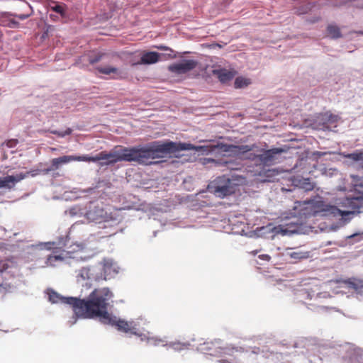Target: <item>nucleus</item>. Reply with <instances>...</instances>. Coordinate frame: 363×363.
Wrapping results in <instances>:
<instances>
[{
	"mask_svg": "<svg viewBox=\"0 0 363 363\" xmlns=\"http://www.w3.org/2000/svg\"><path fill=\"white\" fill-rule=\"evenodd\" d=\"M233 144L217 143L207 145H194L190 143L174 142L167 140V154L177 153L184 150H194L201 155L211 153H230L233 155Z\"/></svg>",
	"mask_w": 363,
	"mask_h": 363,
	"instance_id": "0eeeda50",
	"label": "nucleus"
},
{
	"mask_svg": "<svg viewBox=\"0 0 363 363\" xmlns=\"http://www.w3.org/2000/svg\"><path fill=\"white\" fill-rule=\"evenodd\" d=\"M289 255L291 259H294L296 260H301V259H308L310 257V252H309L296 251V252H289Z\"/></svg>",
	"mask_w": 363,
	"mask_h": 363,
	"instance_id": "ea45409f",
	"label": "nucleus"
},
{
	"mask_svg": "<svg viewBox=\"0 0 363 363\" xmlns=\"http://www.w3.org/2000/svg\"><path fill=\"white\" fill-rule=\"evenodd\" d=\"M156 234H157V231H155V232H154V235L155 236V235H156Z\"/></svg>",
	"mask_w": 363,
	"mask_h": 363,
	"instance_id": "774afa93",
	"label": "nucleus"
},
{
	"mask_svg": "<svg viewBox=\"0 0 363 363\" xmlns=\"http://www.w3.org/2000/svg\"><path fill=\"white\" fill-rule=\"evenodd\" d=\"M72 162H97L98 154L94 156H89V155H71Z\"/></svg>",
	"mask_w": 363,
	"mask_h": 363,
	"instance_id": "473e14b6",
	"label": "nucleus"
},
{
	"mask_svg": "<svg viewBox=\"0 0 363 363\" xmlns=\"http://www.w3.org/2000/svg\"><path fill=\"white\" fill-rule=\"evenodd\" d=\"M327 32L333 39H337L342 36L340 28L336 25H328Z\"/></svg>",
	"mask_w": 363,
	"mask_h": 363,
	"instance_id": "4c0bfd02",
	"label": "nucleus"
},
{
	"mask_svg": "<svg viewBox=\"0 0 363 363\" xmlns=\"http://www.w3.org/2000/svg\"><path fill=\"white\" fill-rule=\"evenodd\" d=\"M353 354L357 356V359L359 363H361L363 361V349L356 347L354 349Z\"/></svg>",
	"mask_w": 363,
	"mask_h": 363,
	"instance_id": "de8ad7c7",
	"label": "nucleus"
},
{
	"mask_svg": "<svg viewBox=\"0 0 363 363\" xmlns=\"http://www.w3.org/2000/svg\"><path fill=\"white\" fill-rule=\"evenodd\" d=\"M345 239H346V240L340 241L339 242H337L336 244L339 247H344L347 245V240H350L348 242L350 245H353L355 242H359L363 240V232L362 233H359V232L354 233L352 235L346 236Z\"/></svg>",
	"mask_w": 363,
	"mask_h": 363,
	"instance_id": "c756f323",
	"label": "nucleus"
},
{
	"mask_svg": "<svg viewBox=\"0 0 363 363\" xmlns=\"http://www.w3.org/2000/svg\"><path fill=\"white\" fill-rule=\"evenodd\" d=\"M221 83H227L232 80L235 76L233 72L226 69H218L213 71Z\"/></svg>",
	"mask_w": 363,
	"mask_h": 363,
	"instance_id": "393cba45",
	"label": "nucleus"
},
{
	"mask_svg": "<svg viewBox=\"0 0 363 363\" xmlns=\"http://www.w3.org/2000/svg\"><path fill=\"white\" fill-rule=\"evenodd\" d=\"M342 225H341V223H340V222H338V223L337 224H333L330 226L329 229L330 231H337L340 227H342Z\"/></svg>",
	"mask_w": 363,
	"mask_h": 363,
	"instance_id": "864d4df0",
	"label": "nucleus"
},
{
	"mask_svg": "<svg viewBox=\"0 0 363 363\" xmlns=\"http://www.w3.org/2000/svg\"><path fill=\"white\" fill-rule=\"evenodd\" d=\"M333 242L332 241H328L326 243H325V246H329L330 245H332Z\"/></svg>",
	"mask_w": 363,
	"mask_h": 363,
	"instance_id": "0e129e2a",
	"label": "nucleus"
},
{
	"mask_svg": "<svg viewBox=\"0 0 363 363\" xmlns=\"http://www.w3.org/2000/svg\"><path fill=\"white\" fill-rule=\"evenodd\" d=\"M252 147L248 145H233V155H244L245 153L250 152L252 150Z\"/></svg>",
	"mask_w": 363,
	"mask_h": 363,
	"instance_id": "72a5a7b5",
	"label": "nucleus"
},
{
	"mask_svg": "<svg viewBox=\"0 0 363 363\" xmlns=\"http://www.w3.org/2000/svg\"><path fill=\"white\" fill-rule=\"evenodd\" d=\"M72 162L71 155H63L51 160V168L54 172L60 169L62 165Z\"/></svg>",
	"mask_w": 363,
	"mask_h": 363,
	"instance_id": "bb28decb",
	"label": "nucleus"
},
{
	"mask_svg": "<svg viewBox=\"0 0 363 363\" xmlns=\"http://www.w3.org/2000/svg\"><path fill=\"white\" fill-rule=\"evenodd\" d=\"M58 97L57 95L52 96L44 101L43 106L45 108H51L54 109L53 111H56L57 109L62 108V100L58 99Z\"/></svg>",
	"mask_w": 363,
	"mask_h": 363,
	"instance_id": "c85d7f7f",
	"label": "nucleus"
},
{
	"mask_svg": "<svg viewBox=\"0 0 363 363\" xmlns=\"http://www.w3.org/2000/svg\"><path fill=\"white\" fill-rule=\"evenodd\" d=\"M96 71L99 73L108 75L110 74H118L119 70L118 68L112 66H98L96 67Z\"/></svg>",
	"mask_w": 363,
	"mask_h": 363,
	"instance_id": "c9c22d12",
	"label": "nucleus"
},
{
	"mask_svg": "<svg viewBox=\"0 0 363 363\" xmlns=\"http://www.w3.org/2000/svg\"><path fill=\"white\" fill-rule=\"evenodd\" d=\"M201 163L207 167H225L227 168H233V164L231 159L227 157L220 158H211V157H203L200 158Z\"/></svg>",
	"mask_w": 363,
	"mask_h": 363,
	"instance_id": "6ab92c4d",
	"label": "nucleus"
},
{
	"mask_svg": "<svg viewBox=\"0 0 363 363\" xmlns=\"http://www.w3.org/2000/svg\"><path fill=\"white\" fill-rule=\"evenodd\" d=\"M191 341H192V342H195V341H196L195 338H192V339H191Z\"/></svg>",
	"mask_w": 363,
	"mask_h": 363,
	"instance_id": "338daca9",
	"label": "nucleus"
},
{
	"mask_svg": "<svg viewBox=\"0 0 363 363\" xmlns=\"http://www.w3.org/2000/svg\"><path fill=\"white\" fill-rule=\"evenodd\" d=\"M85 218L89 222L96 223L116 222L117 219L105 208L104 203L101 200L91 201L86 206Z\"/></svg>",
	"mask_w": 363,
	"mask_h": 363,
	"instance_id": "9d476101",
	"label": "nucleus"
},
{
	"mask_svg": "<svg viewBox=\"0 0 363 363\" xmlns=\"http://www.w3.org/2000/svg\"><path fill=\"white\" fill-rule=\"evenodd\" d=\"M72 128H66L63 131H61V130H54L52 133L53 134H55V135H58L59 137L64 138V137H65L67 135H70L72 133Z\"/></svg>",
	"mask_w": 363,
	"mask_h": 363,
	"instance_id": "49530a36",
	"label": "nucleus"
},
{
	"mask_svg": "<svg viewBox=\"0 0 363 363\" xmlns=\"http://www.w3.org/2000/svg\"><path fill=\"white\" fill-rule=\"evenodd\" d=\"M46 293L48 296L49 301L53 304L62 303L70 305L72 302L79 298L74 296H64L52 289H48Z\"/></svg>",
	"mask_w": 363,
	"mask_h": 363,
	"instance_id": "f3484780",
	"label": "nucleus"
},
{
	"mask_svg": "<svg viewBox=\"0 0 363 363\" xmlns=\"http://www.w3.org/2000/svg\"><path fill=\"white\" fill-rule=\"evenodd\" d=\"M291 182L295 188L303 189L304 191H312L315 186V184L310 178L299 176L294 177Z\"/></svg>",
	"mask_w": 363,
	"mask_h": 363,
	"instance_id": "aec40b11",
	"label": "nucleus"
},
{
	"mask_svg": "<svg viewBox=\"0 0 363 363\" xmlns=\"http://www.w3.org/2000/svg\"><path fill=\"white\" fill-rule=\"evenodd\" d=\"M289 147L286 146L272 147L268 150H263L260 154L250 152L247 157L250 160H255L260 164L270 166L279 163L282 159L281 155L286 153Z\"/></svg>",
	"mask_w": 363,
	"mask_h": 363,
	"instance_id": "9b49d317",
	"label": "nucleus"
},
{
	"mask_svg": "<svg viewBox=\"0 0 363 363\" xmlns=\"http://www.w3.org/2000/svg\"><path fill=\"white\" fill-rule=\"evenodd\" d=\"M164 54L157 52L156 51H148L143 53L140 57V64L142 65H152L157 62L161 56Z\"/></svg>",
	"mask_w": 363,
	"mask_h": 363,
	"instance_id": "4be33fe9",
	"label": "nucleus"
},
{
	"mask_svg": "<svg viewBox=\"0 0 363 363\" xmlns=\"http://www.w3.org/2000/svg\"><path fill=\"white\" fill-rule=\"evenodd\" d=\"M349 288L352 289L357 294H363V279L350 278L346 281Z\"/></svg>",
	"mask_w": 363,
	"mask_h": 363,
	"instance_id": "a878e982",
	"label": "nucleus"
},
{
	"mask_svg": "<svg viewBox=\"0 0 363 363\" xmlns=\"http://www.w3.org/2000/svg\"><path fill=\"white\" fill-rule=\"evenodd\" d=\"M356 186L362 189H359V196H345L344 204L353 208H363V177L357 182Z\"/></svg>",
	"mask_w": 363,
	"mask_h": 363,
	"instance_id": "dca6fc26",
	"label": "nucleus"
},
{
	"mask_svg": "<svg viewBox=\"0 0 363 363\" xmlns=\"http://www.w3.org/2000/svg\"><path fill=\"white\" fill-rule=\"evenodd\" d=\"M102 288L94 289L84 298H78L69 306L73 310V315L67 321V325L72 327L79 319H99Z\"/></svg>",
	"mask_w": 363,
	"mask_h": 363,
	"instance_id": "39448f33",
	"label": "nucleus"
},
{
	"mask_svg": "<svg viewBox=\"0 0 363 363\" xmlns=\"http://www.w3.org/2000/svg\"><path fill=\"white\" fill-rule=\"evenodd\" d=\"M314 155H317L318 156H323V155H325V152H315L314 153Z\"/></svg>",
	"mask_w": 363,
	"mask_h": 363,
	"instance_id": "052dcab7",
	"label": "nucleus"
},
{
	"mask_svg": "<svg viewBox=\"0 0 363 363\" xmlns=\"http://www.w3.org/2000/svg\"><path fill=\"white\" fill-rule=\"evenodd\" d=\"M86 206L82 208L79 206H74L69 208L65 211L66 214H68L70 217H85Z\"/></svg>",
	"mask_w": 363,
	"mask_h": 363,
	"instance_id": "2f4dec72",
	"label": "nucleus"
},
{
	"mask_svg": "<svg viewBox=\"0 0 363 363\" xmlns=\"http://www.w3.org/2000/svg\"><path fill=\"white\" fill-rule=\"evenodd\" d=\"M336 6L347 8L356 7L363 9V0H339Z\"/></svg>",
	"mask_w": 363,
	"mask_h": 363,
	"instance_id": "7c9ffc66",
	"label": "nucleus"
},
{
	"mask_svg": "<svg viewBox=\"0 0 363 363\" xmlns=\"http://www.w3.org/2000/svg\"><path fill=\"white\" fill-rule=\"evenodd\" d=\"M46 27H47V28H46L45 31H46L48 33V32L50 31V30H51V29H52V28H53V26H51V25H48Z\"/></svg>",
	"mask_w": 363,
	"mask_h": 363,
	"instance_id": "bf43d9fd",
	"label": "nucleus"
},
{
	"mask_svg": "<svg viewBox=\"0 0 363 363\" xmlns=\"http://www.w3.org/2000/svg\"><path fill=\"white\" fill-rule=\"evenodd\" d=\"M119 267L111 258H104L94 264L83 266L75 270L77 281H86L85 286L89 289L93 283H100L114 278L119 272Z\"/></svg>",
	"mask_w": 363,
	"mask_h": 363,
	"instance_id": "7ed1b4c3",
	"label": "nucleus"
},
{
	"mask_svg": "<svg viewBox=\"0 0 363 363\" xmlns=\"http://www.w3.org/2000/svg\"><path fill=\"white\" fill-rule=\"evenodd\" d=\"M50 173H52V175L53 177H55L56 174L54 173V171H53V169H52L50 165L49 167H46V168L40 169V174H42V175H47V174H49Z\"/></svg>",
	"mask_w": 363,
	"mask_h": 363,
	"instance_id": "3c124183",
	"label": "nucleus"
},
{
	"mask_svg": "<svg viewBox=\"0 0 363 363\" xmlns=\"http://www.w3.org/2000/svg\"><path fill=\"white\" fill-rule=\"evenodd\" d=\"M260 349L259 347H255L252 350H250V354H259Z\"/></svg>",
	"mask_w": 363,
	"mask_h": 363,
	"instance_id": "13d9d810",
	"label": "nucleus"
},
{
	"mask_svg": "<svg viewBox=\"0 0 363 363\" xmlns=\"http://www.w3.org/2000/svg\"><path fill=\"white\" fill-rule=\"evenodd\" d=\"M24 174H26V177L28 175H30L31 177H34L40 174V169H31L30 171L25 172Z\"/></svg>",
	"mask_w": 363,
	"mask_h": 363,
	"instance_id": "603ef678",
	"label": "nucleus"
},
{
	"mask_svg": "<svg viewBox=\"0 0 363 363\" xmlns=\"http://www.w3.org/2000/svg\"><path fill=\"white\" fill-rule=\"evenodd\" d=\"M238 187L235 179L227 175L217 177L208 186V191L211 193L221 199L234 194Z\"/></svg>",
	"mask_w": 363,
	"mask_h": 363,
	"instance_id": "1a4fd4ad",
	"label": "nucleus"
},
{
	"mask_svg": "<svg viewBox=\"0 0 363 363\" xmlns=\"http://www.w3.org/2000/svg\"><path fill=\"white\" fill-rule=\"evenodd\" d=\"M93 190H94V189H92V188H89V189H86L85 191H86V192H91V191H92Z\"/></svg>",
	"mask_w": 363,
	"mask_h": 363,
	"instance_id": "69168bd1",
	"label": "nucleus"
},
{
	"mask_svg": "<svg viewBox=\"0 0 363 363\" xmlns=\"http://www.w3.org/2000/svg\"><path fill=\"white\" fill-rule=\"evenodd\" d=\"M318 21V17H315L313 19L310 20V22L313 23L315 22H317Z\"/></svg>",
	"mask_w": 363,
	"mask_h": 363,
	"instance_id": "680f3d73",
	"label": "nucleus"
},
{
	"mask_svg": "<svg viewBox=\"0 0 363 363\" xmlns=\"http://www.w3.org/2000/svg\"><path fill=\"white\" fill-rule=\"evenodd\" d=\"M191 347L201 353L217 357L216 362L219 363H243L242 359L250 356V351L247 350L242 352L240 357L232 358L234 351L238 352V350L233 347H222L220 340L208 342L200 339L198 342L191 345Z\"/></svg>",
	"mask_w": 363,
	"mask_h": 363,
	"instance_id": "423d86ee",
	"label": "nucleus"
},
{
	"mask_svg": "<svg viewBox=\"0 0 363 363\" xmlns=\"http://www.w3.org/2000/svg\"><path fill=\"white\" fill-rule=\"evenodd\" d=\"M49 9L58 13L62 18H67V6L62 2L50 1L48 4Z\"/></svg>",
	"mask_w": 363,
	"mask_h": 363,
	"instance_id": "b1692460",
	"label": "nucleus"
},
{
	"mask_svg": "<svg viewBox=\"0 0 363 363\" xmlns=\"http://www.w3.org/2000/svg\"><path fill=\"white\" fill-rule=\"evenodd\" d=\"M198 61L193 59H184L179 62H176L170 65L168 67V70L176 74H186L196 67Z\"/></svg>",
	"mask_w": 363,
	"mask_h": 363,
	"instance_id": "4468645a",
	"label": "nucleus"
},
{
	"mask_svg": "<svg viewBox=\"0 0 363 363\" xmlns=\"http://www.w3.org/2000/svg\"><path fill=\"white\" fill-rule=\"evenodd\" d=\"M25 178H26V174H24L23 172L0 177V189L5 188L11 189L14 188L18 182H21Z\"/></svg>",
	"mask_w": 363,
	"mask_h": 363,
	"instance_id": "a211bd4d",
	"label": "nucleus"
},
{
	"mask_svg": "<svg viewBox=\"0 0 363 363\" xmlns=\"http://www.w3.org/2000/svg\"><path fill=\"white\" fill-rule=\"evenodd\" d=\"M26 5L29 8L30 12L28 13H22V14H13L12 16H15L16 18H18L19 20H21V21H23V20H26L27 19L28 17H30L33 13V7L26 3Z\"/></svg>",
	"mask_w": 363,
	"mask_h": 363,
	"instance_id": "c03bdc74",
	"label": "nucleus"
},
{
	"mask_svg": "<svg viewBox=\"0 0 363 363\" xmlns=\"http://www.w3.org/2000/svg\"><path fill=\"white\" fill-rule=\"evenodd\" d=\"M31 247L36 250H50L52 248H55V241L52 242H40L35 245H32Z\"/></svg>",
	"mask_w": 363,
	"mask_h": 363,
	"instance_id": "e433bc0d",
	"label": "nucleus"
},
{
	"mask_svg": "<svg viewBox=\"0 0 363 363\" xmlns=\"http://www.w3.org/2000/svg\"><path fill=\"white\" fill-rule=\"evenodd\" d=\"M136 333L137 334H133V335L138 336V337H140V340L142 342H143V341H145L147 342H150V333L149 332H147L146 333H140L139 331L138 328L137 327V333Z\"/></svg>",
	"mask_w": 363,
	"mask_h": 363,
	"instance_id": "a18cd8bd",
	"label": "nucleus"
},
{
	"mask_svg": "<svg viewBox=\"0 0 363 363\" xmlns=\"http://www.w3.org/2000/svg\"><path fill=\"white\" fill-rule=\"evenodd\" d=\"M296 294L297 298L313 300L317 303H319V301L322 298H328L330 297V295L328 292H320L314 294V291L306 289H301L297 290ZM307 308L316 313H326L330 309H335V308L321 306L318 305V303L309 304Z\"/></svg>",
	"mask_w": 363,
	"mask_h": 363,
	"instance_id": "ddd939ff",
	"label": "nucleus"
},
{
	"mask_svg": "<svg viewBox=\"0 0 363 363\" xmlns=\"http://www.w3.org/2000/svg\"><path fill=\"white\" fill-rule=\"evenodd\" d=\"M284 218L289 220L284 226L281 225H274L272 223H269L265 226L257 228L255 230V234L257 237L274 239L279 234L284 236L295 234L299 235V233H304V226L297 227V223L294 222V219H289L286 218V216Z\"/></svg>",
	"mask_w": 363,
	"mask_h": 363,
	"instance_id": "6e6552de",
	"label": "nucleus"
},
{
	"mask_svg": "<svg viewBox=\"0 0 363 363\" xmlns=\"http://www.w3.org/2000/svg\"><path fill=\"white\" fill-rule=\"evenodd\" d=\"M339 119L337 115L330 113L329 112H325L320 113L318 117L319 123L323 125V128H328L329 125L335 123Z\"/></svg>",
	"mask_w": 363,
	"mask_h": 363,
	"instance_id": "5701e85b",
	"label": "nucleus"
},
{
	"mask_svg": "<svg viewBox=\"0 0 363 363\" xmlns=\"http://www.w3.org/2000/svg\"><path fill=\"white\" fill-rule=\"evenodd\" d=\"M162 346L172 348L175 352H181L184 350L189 349V347H191V344L189 341L184 342L180 341H172L163 344Z\"/></svg>",
	"mask_w": 363,
	"mask_h": 363,
	"instance_id": "cd10ccee",
	"label": "nucleus"
},
{
	"mask_svg": "<svg viewBox=\"0 0 363 363\" xmlns=\"http://www.w3.org/2000/svg\"><path fill=\"white\" fill-rule=\"evenodd\" d=\"M19 25V23L15 20H11L9 21V26L11 28H17Z\"/></svg>",
	"mask_w": 363,
	"mask_h": 363,
	"instance_id": "6e6d98bb",
	"label": "nucleus"
},
{
	"mask_svg": "<svg viewBox=\"0 0 363 363\" xmlns=\"http://www.w3.org/2000/svg\"><path fill=\"white\" fill-rule=\"evenodd\" d=\"M156 48L158 50H160L169 51V53H167V54L165 55H167L168 57V58L173 59V58H176L177 57V55L174 54V51L172 48H169L167 46H165V45H160L156 46Z\"/></svg>",
	"mask_w": 363,
	"mask_h": 363,
	"instance_id": "37998d69",
	"label": "nucleus"
},
{
	"mask_svg": "<svg viewBox=\"0 0 363 363\" xmlns=\"http://www.w3.org/2000/svg\"><path fill=\"white\" fill-rule=\"evenodd\" d=\"M104 54H97L95 56H89V62L90 65H94L101 60Z\"/></svg>",
	"mask_w": 363,
	"mask_h": 363,
	"instance_id": "09e8293b",
	"label": "nucleus"
},
{
	"mask_svg": "<svg viewBox=\"0 0 363 363\" xmlns=\"http://www.w3.org/2000/svg\"><path fill=\"white\" fill-rule=\"evenodd\" d=\"M164 341L156 336H150V342H147L148 344L153 345V346H157L160 342H164Z\"/></svg>",
	"mask_w": 363,
	"mask_h": 363,
	"instance_id": "8fccbe9b",
	"label": "nucleus"
},
{
	"mask_svg": "<svg viewBox=\"0 0 363 363\" xmlns=\"http://www.w3.org/2000/svg\"><path fill=\"white\" fill-rule=\"evenodd\" d=\"M167 155V141H153L147 144L132 147L115 146L109 152L98 153V162L101 167L114 164L119 162H137L142 165H152L160 161L152 160L164 157Z\"/></svg>",
	"mask_w": 363,
	"mask_h": 363,
	"instance_id": "f257e3e1",
	"label": "nucleus"
},
{
	"mask_svg": "<svg viewBox=\"0 0 363 363\" xmlns=\"http://www.w3.org/2000/svg\"><path fill=\"white\" fill-rule=\"evenodd\" d=\"M48 35V33L45 30L42 35V38H45V37H47Z\"/></svg>",
	"mask_w": 363,
	"mask_h": 363,
	"instance_id": "e2e57ef3",
	"label": "nucleus"
},
{
	"mask_svg": "<svg viewBox=\"0 0 363 363\" xmlns=\"http://www.w3.org/2000/svg\"><path fill=\"white\" fill-rule=\"evenodd\" d=\"M342 155L352 164L363 169V148L355 150L351 153H343Z\"/></svg>",
	"mask_w": 363,
	"mask_h": 363,
	"instance_id": "412c9836",
	"label": "nucleus"
},
{
	"mask_svg": "<svg viewBox=\"0 0 363 363\" xmlns=\"http://www.w3.org/2000/svg\"><path fill=\"white\" fill-rule=\"evenodd\" d=\"M49 18H50V19L51 21H55V22L57 21L58 19H59L58 16L57 15H55V14H53V13H50L49 14Z\"/></svg>",
	"mask_w": 363,
	"mask_h": 363,
	"instance_id": "4d7b16f0",
	"label": "nucleus"
},
{
	"mask_svg": "<svg viewBox=\"0 0 363 363\" xmlns=\"http://www.w3.org/2000/svg\"><path fill=\"white\" fill-rule=\"evenodd\" d=\"M258 258L261 260H264V261H269L270 259V256L269 255H267V254H262V255H259L258 256Z\"/></svg>",
	"mask_w": 363,
	"mask_h": 363,
	"instance_id": "5fc2aeb1",
	"label": "nucleus"
},
{
	"mask_svg": "<svg viewBox=\"0 0 363 363\" xmlns=\"http://www.w3.org/2000/svg\"><path fill=\"white\" fill-rule=\"evenodd\" d=\"M113 294L108 287L102 288L99 322L105 325L114 327L118 332L126 334H137L138 324L134 320H126L109 312L113 306Z\"/></svg>",
	"mask_w": 363,
	"mask_h": 363,
	"instance_id": "20e7f679",
	"label": "nucleus"
},
{
	"mask_svg": "<svg viewBox=\"0 0 363 363\" xmlns=\"http://www.w3.org/2000/svg\"><path fill=\"white\" fill-rule=\"evenodd\" d=\"M340 209L335 205L326 203L321 198L303 201H297L292 209L286 212V218L294 219L297 223V227L304 226V233L299 235L308 234L311 227L307 225V220L312 217L337 218Z\"/></svg>",
	"mask_w": 363,
	"mask_h": 363,
	"instance_id": "f03ea898",
	"label": "nucleus"
},
{
	"mask_svg": "<svg viewBox=\"0 0 363 363\" xmlns=\"http://www.w3.org/2000/svg\"><path fill=\"white\" fill-rule=\"evenodd\" d=\"M345 197L340 199V204L342 207L347 208V210H341L340 213L338 214V217H341L340 223L341 225H345L346 223H349L353 218L354 215L358 214L361 212L360 209L362 208H353L352 206H347L344 204Z\"/></svg>",
	"mask_w": 363,
	"mask_h": 363,
	"instance_id": "2eb2a0df",
	"label": "nucleus"
},
{
	"mask_svg": "<svg viewBox=\"0 0 363 363\" xmlns=\"http://www.w3.org/2000/svg\"><path fill=\"white\" fill-rule=\"evenodd\" d=\"M63 257L60 255H50L45 262V264L48 266L54 267L55 262L57 261H62Z\"/></svg>",
	"mask_w": 363,
	"mask_h": 363,
	"instance_id": "79ce46f5",
	"label": "nucleus"
},
{
	"mask_svg": "<svg viewBox=\"0 0 363 363\" xmlns=\"http://www.w3.org/2000/svg\"><path fill=\"white\" fill-rule=\"evenodd\" d=\"M15 263L10 259L0 260V294L12 292L14 286L8 281L15 273Z\"/></svg>",
	"mask_w": 363,
	"mask_h": 363,
	"instance_id": "f8f14e48",
	"label": "nucleus"
},
{
	"mask_svg": "<svg viewBox=\"0 0 363 363\" xmlns=\"http://www.w3.org/2000/svg\"><path fill=\"white\" fill-rule=\"evenodd\" d=\"M315 6V3H306L298 7L296 13L298 15H304L310 11Z\"/></svg>",
	"mask_w": 363,
	"mask_h": 363,
	"instance_id": "58836bf2",
	"label": "nucleus"
},
{
	"mask_svg": "<svg viewBox=\"0 0 363 363\" xmlns=\"http://www.w3.org/2000/svg\"><path fill=\"white\" fill-rule=\"evenodd\" d=\"M250 83V79L242 77H238L235 79L234 86L236 89H242L247 86Z\"/></svg>",
	"mask_w": 363,
	"mask_h": 363,
	"instance_id": "a19ab883",
	"label": "nucleus"
},
{
	"mask_svg": "<svg viewBox=\"0 0 363 363\" xmlns=\"http://www.w3.org/2000/svg\"><path fill=\"white\" fill-rule=\"evenodd\" d=\"M55 248L61 249L65 247H68L71 245L70 238L68 235H60L57 240L55 241Z\"/></svg>",
	"mask_w": 363,
	"mask_h": 363,
	"instance_id": "f704fd0d",
	"label": "nucleus"
}]
</instances>
